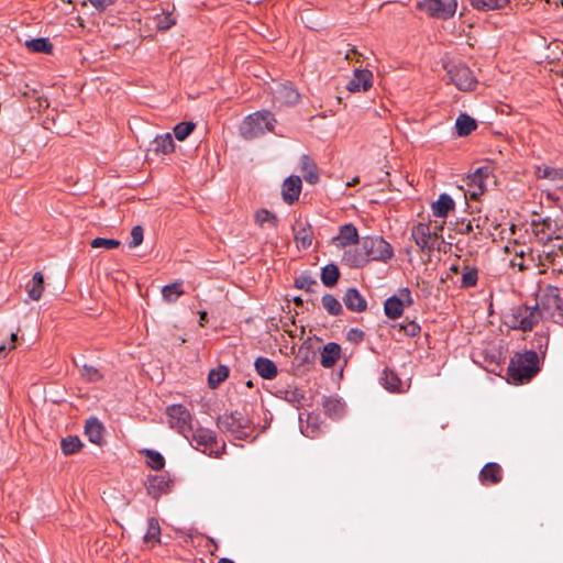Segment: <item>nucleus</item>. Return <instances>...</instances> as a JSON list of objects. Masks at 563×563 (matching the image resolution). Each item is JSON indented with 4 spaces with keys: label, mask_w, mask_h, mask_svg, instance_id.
I'll return each mask as SVG.
<instances>
[{
    "label": "nucleus",
    "mask_w": 563,
    "mask_h": 563,
    "mask_svg": "<svg viewBox=\"0 0 563 563\" xmlns=\"http://www.w3.org/2000/svg\"><path fill=\"white\" fill-rule=\"evenodd\" d=\"M358 245L346 253V260L353 267H363L371 261L386 262L394 255L393 247L382 236H364Z\"/></svg>",
    "instance_id": "1"
},
{
    "label": "nucleus",
    "mask_w": 563,
    "mask_h": 563,
    "mask_svg": "<svg viewBox=\"0 0 563 563\" xmlns=\"http://www.w3.org/2000/svg\"><path fill=\"white\" fill-rule=\"evenodd\" d=\"M549 311L545 296L533 307L517 306L510 309L505 323L514 330L530 331Z\"/></svg>",
    "instance_id": "2"
},
{
    "label": "nucleus",
    "mask_w": 563,
    "mask_h": 563,
    "mask_svg": "<svg viewBox=\"0 0 563 563\" xmlns=\"http://www.w3.org/2000/svg\"><path fill=\"white\" fill-rule=\"evenodd\" d=\"M538 362V353L533 350L516 354L507 369L509 378L516 384L528 383L539 372Z\"/></svg>",
    "instance_id": "3"
},
{
    "label": "nucleus",
    "mask_w": 563,
    "mask_h": 563,
    "mask_svg": "<svg viewBox=\"0 0 563 563\" xmlns=\"http://www.w3.org/2000/svg\"><path fill=\"white\" fill-rule=\"evenodd\" d=\"M275 115L269 110H261L249 114L240 125V133L245 140L256 139L274 130Z\"/></svg>",
    "instance_id": "4"
},
{
    "label": "nucleus",
    "mask_w": 563,
    "mask_h": 563,
    "mask_svg": "<svg viewBox=\"0 0 563 563\" xmlns=\"http://www.w3.org/2000/svg\"><path fill=\"white\" fill-rule=\"evenodd\" d=\"M250 419L238 410L223 413L217 419V427L222 432L232 434L235 439H246L250 435Z\"/></svg>",
    "instance_id": "5"
},
{
    "label": "nucleus",
    "mask_w": 563,
    "mask_h": 563,
    "mask_svg": "<svg viewBox=\"0 0 563 563\" xmlns=\"http://www.w3.org/2000/svg\"><path fill=\"white\" fill-rule=\"evenodd\" d=\"M188 441L192 448L200 450L202 453L211 457H219L225 452V443H223L220 449L213 448L217 443V435L214 431L208 428L192 427V432Z\"/></svg>",
    "instance_id": "6"
},
{
    "label": "nucleus",
    "mask_w": 563,
    "mask_h": 563,
    "mask_svg": "<svg viewBox=\"0 0 563 563\" xmlns=\"http://www.w3.org/2000/svg\"><path fill=\"white\" fill-rule=\"evenodd\" d=\"M444 68L450 77L451 82L462 91L473 90L477 84L471 68L463 62H451L444 64Z\"/></svg>",
    "instance_id": "7"
},
{
    "label": "nucleus",
    "mask_w": 563,
    "mask_h": 563,
    "mask_svg": "<svg viewBox=\"0 0 563 563\" xmlns=\"http://www.w3.org/2000/svg\"><path fill=\"white\" fill-rule=\"evenodd\" d=\"M440 230L441 227L431 231L428 223L419 222L411 228V238L421 252L431 253L433 250L440 249L438 233Z\"/></svg>",
    "instance_id": "8"
},
{
    "label": "nucleus",
    "mask_w": 563,
    "mask_h": 563,
    "mask_svg": "<svg viewBox=\"0 0 563 563\" xmlns=\"http://www.w3.org/2000/svg\"><path fill=\"white\" fill-rule=\"evenodd\" d=\"M167 418L169 427L176 430L187 440L190 439L192 432V417L189 410L181 405H173L167 409Z\"/></svg>",
    "instance_id": "9"
},
{
    "label": "nucleus",
    "mask_w": 563,
    "mask_h": 563,
    "mask_svg": "<svg viewBox=\"0 0 563 563\" xmlns=\"http://www.w3.org/2000/svg\"><path fill=\"white\" fill-rule=\"evenodd\" d=\"M418 7L432 18L448 20L455 14L457 4L456 0H422Z\"/></svg>",
    "instance_id": "10"
},
{
    "label": "nucleus",
    "mask_w": 563,
    "mask_h": 563,
    "mask_svg": "<svg viewBox=\"0 0 563 563\" xmlns=\"http://www.w3.org/2000/svg\"><path fill=\"white\" fill-rule=\"evenodd\" d=\"M412 303L411 292L409 288L405 287L399 290L398 296H391L386 299L384 311L389 319H397L402 314L404 308L410 307Z\"/></svg>",
    "instance_id": "11"
},
{
    "label": "nucleus",
    "mask_w": 563,
    "mask_h": 563,
    "mask_svg": "<svg viewBox=\"0 0 563 563\" xmlns=\"http://www.w3.org/2000/svg\"><path fill=\"white\" fill-rule=\"evenodd\" d=\"M545 299L549 306L548 317L563 328V299L560 297L558 288H551L545 295Z\"/></svg>",
    "instance_id": "12"
},
{
    "label": "nucleus",
    "mask_w": 563,
    "mask_h": 563,
    "mask_svg": "<svg viewBox=\"0 0 563 563\" xmlns=\"http://www.w3.org/2000/svg\"><path fill=\"white\" fill-rule=\"evenodd\" d=\"M274 101L280 106H292L299 101V92L291 84H278L273 91Z\"/></svg>",
    "instance_id": "13"
},
{
    "label": "nucleus",
    "mask_w": 563,
    "mask_h": 563,
    "mask_svg": "<svg viewBox=\"0 0 563 563\" xmlns=\"http://www.w3.org/2000/svg\"><path fill=\"white\" fill-rule=\"evenodd\" d=\"M145 486L147 489V494L153 498H158L162 495L169 492L172 486V481L168 476L161 474V475H153L148 476Z\"/></svg>",
    "instance_id": "14"
},
{
    "label": "nucleus",
    "mask_w": 563,
    "mask_h": 563,
    "mask_svg": "<svg viewBox=\"0 0 563 563\" xmlns=\"http://www.w3.org/2000/svg\"><path fill=\"white\" fill-rule=\"evenodd\" d=\"M373 74L368 69H355L353 77L346 85L351 92L366 91L372 87Z\"/></svg>",
    "instance_id": "15"
},
{
    "label": "nucleus",
    "mask_w": 563,
    "mask_h": 563,
    "mask_svg": "<svg viewBox=\"0 0 563 563\" xmlns=\"http://www.w3.org/2000/svg\"><path fill=\"white\" fill-rule=\"evenodd\" d=\"M301 192V179L299 176H289L284 180L282 187L283 200L287 205L296 202Z\"/></svg>",
    "instance_id": "16"
},
{
    "label": "nucleus",
    "mask_w": 563,
    "mask_h": 563,
    "mask_svg": "<svg viewBox=\"0 0 563 563\" xmlns=\"http://www.w3.org/2000/svg\"><path fill=\"white\" fill-rule=\"evenodd\" d=\"M342 301L345 307L353 312H363L367 309L366 299L354 287H351L345 291Z\"/></svg>",
    "instance_id": "17"
},
{
    "label": "nucleus",
    "mask_w": 563,
    "mask_h": 563,
    "mask_svg": "<svg viewBox=\"0 0 563 563\" xmlns=\"http://www.w3.org/2000/svg\"><path fill=\"white\" fill-rule=\"evenodd\" d=\"M336 246L345 247L358 243V232L354 224L346 223L340 227L339 234L334 238Z\"/></svg>",
    "instance_id": "18"
},
{
    "label": "nucleus",
    "mask_w": 563,
    "mask_h": 563,
    "mask_svg": "<svg viewBox=\"0 0 563 563\" xmlns=\"http://www.w3.org/2000/svg\"><path fill=\"white\" fill-rule=\"evenodd\" d=\"M341 354V346L335 342L327 343L320 353V363L323 367H332L339 360Z\"/></svg>",
    "instance_id": "19"
},
{
    "label": "nucleus",
    "mask_w": 563,
    "mask_h": 563,
    "mask_svg": "<svg viewBox=\"0 0 563 563\" xmlns=\"http://www.w3.org/2000/svg\"><path fill=\"white\" fill-rule=\"evenodd\" d=\"M454 206V200L449 194H441L439 199L431 205L432 214L437 218H446Z\"/></svg>",
    "instance_id": "20"
},
{
    "label": "nucleus",
    "mask_w": 563,
    "mask_h": 563,
    "mask_svg": "<svg viewBox=\"0 0 563 563\" xmlns=\"http://www.w3.org/2000/svg\"><path fill=\"white\" fill-rule=\"evenodd\" d=\"M303 413L299 415L300 431L307 438H316L320 432V417L314 413H308L306 423L302 420Z\"/></svg>",
    "instance_id": "21"
},
{
    "label": "nucleus",
    "mask_w": 563,
    "mask_h": 563,
    "mask_svg": "<svg viewBox=\"0 0 563 563\" xmlns=\"http://www.w3.org/2000/svg\"><path fill=\"white\" fill-rule=\"evenodd\" d=\"M295 241L298 249H308L312 243V231L309 223H298L294 229Z\"/></svg>",
    "instance_id": "22"
},
{
    "label": "nucleus",
    "mask_w": 563,
    "mask_h": 563,
    "mask_svg": "<svg viewBox=\"0 0 563 563\" xmlns=\"http://www.w3.org/2000/svg\"><path fill=\"white\" fill-rule=\"evenodd\" d=\"M479 479L483 484H497L501 481V468L497 463L489 462L479 472Z\"/></svg>",
    "instance_id": "23"
},
{
    "label": "nucleus",
    "mask_w": 563,
    "mask_h": 563,
    "mask_svg": "<svg viewBox=\"0 0 563 563\" xmlns=\"http://www.w3.org/2000/svg\"><path fill=\"white\" fill-rule=\"evenodd\" d=\"M254 366L257 374L264 379H273L277 376V367L275 363L267 357H257Z\"/></svg>",
    "instance_id": "24"
},
{
    "label": "nucleus",
    "mask_w": 563,
    "mask_h": 563,
    "mask_svg": "<svg viewBox=\"0 0 563 563\" xmlns=\"http://www.w3.org/2000/svg\"><path fill=\"white\" fill-rule=\"evenodd\" d=\"M152 150L157 155H166L174 151V140L170 133L157 135L152 142Z\"/></svg>",
    "instance_id": "25"
},
{
    "label": "nucleus",
    "mask_w": 563,
    "mask_h": 563,
    "mask_svg": "<svg viewBox=\"0 0 563 563\" xmlns=\"http://www.w3.org/2000/svg\"><path fill=\"white\" fill-rule=\"evenodd\" d=\"M85 434L91 443L100 444L103 438V426L97 418H90L85 426Z\"/></svg>",
    "instance_id": "26"
},
{
    "label": "nucleus",
    "mask_w": 563,
    "mask_h": 563,
    "mask_svg": "<svg viewBox=\"0 0 563 563\" xmlns=\"http://www.w3.org/2000/svg\"><path fill=\"white\" fill-rule=\"evenodd\" d=\"M477 128V122L474 118L466 113H461L455 121V132L459 136H466Z\"/></svg>",
    "instance_id": "27"
},
{
    "label": "nucleus",
    "mask_w": 563,
    "mask_h": 563,
    "mask_svg": "<svg viewBox=\"0 0 563 563\" xmlns=\"http://www.w3.org/2000/svg\"><path fill=\"white\" fill-rule=\"evenodd\" d=\"M323 410L328 417L335 420L344 415V404L336 397H328L323 400Z\"/></svg>",
    "instance_id": "28"
},
{
    "label": "nucleus",
    "mask_w": 563,
    "mask_h": 563,
    "mask_svg": "<svg viewBox=\"0 0 563 563\" xmlns=\"http://www.w3.org/2000/svg\"><path fill=\"white\" fill-rule=\"evenodd\" d=\"M24 45L34 53L49 54L53 49V45L47 37L26 40Z\"/></svg>",
    "instance_id": "29"
},
{
    "label": "nucleus",
    "mask_w": 563,
    "mask_h": 563,
    "mask_svg": "<svg viewBox=\"0 0 563 563\" xmlns=\"http://www.w3.org/2000/svg\"><path fill=\"white\" fill-rule=\"evenodd\" d=\"M44 290V276L41 272H36L27 286L29 297L33 300H38Z\"/></svg>",
    "instance_id": "30"
},
{
    "label": "nucleus",
    "mask_w": 563,
    "mask_h": 563,
    "mask_svg": "<svg viewBox=\"0 0 563 563\" xmlns=\"http://www.w3.org/2000/svg\"><path fill=\"white\" fill-rule=\"evenodd\" d=\"M340 277L339 267L335 264H327L321 269V282L327 287H332L338 283Z\"/></svg>",
    "instance_id": "31"
},
{
    "label": "nucleus",
    "mask_w": 563,
    "mask_h": 563,
    "mask_svg": "<svg viewBox=\"0 0 563 563\" xmlns=\"http://www.w3.org/2000/svg\"><path fill=\"white\" fill-rule=\"evenodd\" d=\"M229 376V367L227 365H219L212 368L208 375V384L210 388H217Z\"/></svg>",
    "instance_id": "32"
},
{
    "label": "nucleus",
    "mask_w": 563,
    "mask_h": 563,
    "mask_svg": "<svg viewBox=\"0 0 563 563\" xmlns=\"http://www.w3.org/2000/svg\"><path fill=\"white\" fill-rule=\"evenodd\" d=\"M145 543L156 544L161 541V527L155 518L147 520V530L143 537Z\"/></svg>",
    "instance_id": "33"
},
{
    "label": "nucleus",
    "mask_w": 563,
    "mask_h": 563,
    "mask_svg": "<svg viewBox=\"0 0 563 563\" xmlns=\"http://www.w3.org/2000/svg\"><path fill=\"white\" fill-rule=\"evenodd\" d=\"M509 0H470L471 5L479 11H493L504 8Z\"/></svg>",
    "instance_id": "34"
},
{
    "label": "nucleus",
    "mask_w": 563,
    "mask_h": 563,
    "mask_svg": "<svg viewBox=\"0 0 563 563\" xmlns=\"http://www.w3.org/2000/svg\"><path fill=\"white\" fill-rule=\"evenodd\" d=\"M301 168L307 183L313 185L319 180L317 168L307 155H302L301 157Z\"/></svg>",
    "instance_id": "35"
},
{
    "label": "nucleus",
    "mask_w": 563,
    "mask_h": 563,
    "mask_svg": "<svg viewBox=\"0 0 563 563\" xmlns=\"http://www.w3.org/2000/svg\"><path fill=\"white\" fill-rule=\"evenodd\" d=\"M321 302L327 312L331 316H340L343 312L342 303L331 294H325Z\"/></svg>",
    "instance_id": "36"
},
{
    "label": "nucleus",
    "mask_w": 563,
    "mask_h": 563,
    "mask_svg": "<svg viewBox=\"0 0 563 563\" xmlns=\"http://www.w3.org/2000/svg\"><path fill=\"white\" fill-rule=\"evenodd\" d=\"M468 185L471 187L468 192L473 199H476L477 197L484 194V191L486 190V179H484L482 176L473 174L468 177Z\"/></svg>",
    "instance_id": "37"
},
{
    "label": "nucleus",
    "mask_w": 563,
    "mask_h": 563,
    "mask_svg": "<svg viewBox=\"0 0 563 563\" xmlns=\"http://www.w3.org/2000/svg\"><path fill=\"white\" fill-rule=\"evenodd\" d=\"M142 453L146 456V463L151 468L158 471L164 467L165 460L159 452L150 449H144Z\"/></svg>",
    "instance_id": "38"
},
{
    "label": "nucleus",
    "mask_w": 563,
    "mask_h": 563,
    "mask_svg": "<svg viewBox=\"0 0 563 563\" xmlns=\"http://www.w3.org/2000/svg\"><path fill=\"white\" fill-rule=\"evenodd\" d=\"M183 294L184 290L181 288V283H173L169 285H165L162 289V295L164 299L168 302L176 301Z\"/></svg>",
    "instance_id": "39"
},
{
    "label": "nucleus",
    "mask_w": 563,
    "mask_h": 563,
    "mask_svg": "<svg viewBox=\"0 0 563 563\" xmlns=\"http://www.w3.org/2000/svg\"><path fill=\"white\" fill-rule=\"evenodd\" d=\"M255 222L260 227L268 223L271 227L276 228L278 223L277 217L266 209H261L255 213Z\"/></svg>",
    "instance_id": "40"
},
{
    "label": "nucleus",
    "mask_w": 563,
    "mask_h": 563,
    "mask_svg": "<svg viewBox=\"0 0 563 563\" xmlns=\"http://www.w3.org/2000/svg\"><path fill=\"white\" fill-rule=\"evenodd\" d=\"M382 380H383L384 387L389 391L399 390V387L401 385V382L398 378V376L394 372L388 371V369H385L383 372Z\"/></svg>",
    "instance_id": "41"
},
{
    "label": "nucleus",
    "mask_w": 563,
    "mask_h": 563,
    "mask_svg": "<svg viewBox=\"0 0 563 563\" xmlns=\"http://www.w3.org/2000/svg\"><path fill=\"white\" fill-rule=\"evenodd\" d=\"M82 443L78 437H68L62 440L60 448L65 455H70L79 451Z\"/></svg>",
    "instance_id": "42"
},
{
    "label": "nucleus",
    "mask_w": 563,
    "mask_h": 563,
    "mask_svg": "<svg viewBox=\"0 0 563 563\" xmlns=\"http://www.w3.org/2000/svg\"><path fill=\"white\" fill-rule=\"evenodd\" d=\"M317 285V280L308 273H302L295 280V286L306 291H313V287Z\"/></svg>",
    "instance_id": "43"
},
{
    "label": "nucleus",
    "mask_w": 563,
    "mask_h": 563,
    "mask_svg": "<svg viewBox=\"0 0 563 563\" xmlns=\"http://www.w3.org/2000/svg\"><path fill=\"white\" fill-rule=\"evenodd\" d=\"M537 175L542 179L560 180L563 177V172L562 169L544 166L538 167Z\"/></svg>",
    "instance_id": "44"
},
{
    "label": "nucleus",
    "mask_w": 563,
    "mask_h": 563,
    "mask_svg": "<svg viewBox=\"0 0 563 563\" xmlns=\"http://www.w3.org/2000/svg\"><path fill=\"white\" fill-rule=\"evenodd\" d=\"M478 272L475 267H467L462 274L461 286L464 288L474 287L477 284Z\"/></svg>",
    "instance_id": "45"
},
{
    "label": "nucleus",
    "mask_w": 563,
    "mask_h": 563,
    "mask_svg": "<svg viewBox=\"0 0 563 563\" xmlns=\"http://www.w3.org/2000/svg\"><path fill=\"white\" fill-rule=\"evenodd\" d=\"M195 129L194 122H180L174 126L175 137L184 141Z\"/></svg>",
    "instance_id": "46"
},
{
    "label": "nucleus",
    "mask_w": 563,
    "mask_h": 563,
    "mask_svg": "<svg viewBox=\"0 0 563 563\" xmlns=\"http://www.w3.org/2000/svg\"><path fill=\"white\" fill-rule=\"evenodd\" d=\"M549 341L550 338L548 333H537L533 340L536 352L544 355L548 350Z\"/></svg>",
    "instance_id": "47"
},
{
    "label": "nucleus",
    "mask_w": 563,
    "mask_h": 563,
    "mask_svg": "<svg viewBox=\"0 0 563 563\" xmlns=\"http://www.w3.org/2000/svg\"><path fill=\"white\" fill-rule=\"evenodd\" d=\"M119 245H120L119 240L106 239V238H96L91 242V246L95 249L102 247V249H107V250H112V249L118 247Z\"/></svg>",
    "instance_id": "48"
},
{
    "label": "nucleus",
    "mask_w": 563,
    "mask_h": 563,
    "mask_svg": "<svg viewBox=\"0 0 563 563\" xmlns=\"http://www.w3.org/2000/svg\"><path fill=\"white\" fill-rule=\"evenodd\" d=\"M144 238V230L141 225H135L131 230V241L129 243L130 249L137 247L142 244Z\"/></svg>",
    "instance_id": "49"
},
{
    "label": "nucleus",
    "mask_w": 563,
    "mask_h": 563,
    "mask_svg": "<svg viewBox=\"0 0 563 563\" xmlns=\"http://www.w3.org/2000/svg\"><path fill=\"white\" fill-rule=\"evenodd\" d=\"M82 376L89 382H98L99 379L102 378V375L96 367L87 364L82 365Z\"/></svg>",
    "instance_id": "50"
},
{
    "label": "nucleus",
    "mask_w": 563,
    "mask_h": 563,
    "mask_svg": "<svg viewBox=\"0 0 563 563\" xmlns=\"http://www.w3.org/2000/svg\"><path fill=\"white\" fill-rule=\"evenodd\" d=\"M175 24L176 20L169 13L162 14L157 18V27L159 30H168Z\"/></svg>",
    "instance_id": "51"
},
{
    "label": "nucleus",
    "mask_w": 563,
    "mask_h": 563,
    "mask_svg": "<svg viewBox=\"0 0 563 563\" xmlns=\"http://www.w3.org/2000/svg\"><path fill=\"white\" fill-rule=\"evenodd\" d=\"M364 332L357 328H351L346 333V339L352 343H360L364 340Z\"/></svg>",
    "instance_id": "52"
},
{
    "label": "nucleus",
    "mask_w": 563,
    "mask_h": 563,
    "mask_svg": "<svg viewBox=\"0 0 563 563\" xmlns=\"http://www.w3.org/2000/svg\"><path fill=\"white\" fill-rule=\"evenodd\" d=\"M402 329L409 336H416L420 332V325L415 321L406 323Z\"/></svg>",
    "instance_id": "53"
},
{
    "label": "nucleus",
    "mask_w": 563,
    "mask_h": 563,
    "mask_svg": "<svg viewBox=\"0 0 563 563\" xmlns=\"http://www.w3.org/2000/svg\"><path fill=\"white\" fill-rule=\"evenodd\" d=\"M302 395H300L297 390L286 391V399L292 405H299Z\"/></svg>",
    "instance_id": "54"
},
{
    "label": "nucleus",
    "mask_w": 563,
    "mask_h": 563,
    "mask_svg": "<svg viewBox=\"0 0 563 563\" xmlns=\"http://www.w3.org/2000/svg\"><path fill=\"white\" fill-rule=\"evenodd\" d=\"M91 4L98 10H104L107 7L114 3L115 0H89Z\"/></svg>",
    "instance_id": "55"
},
{
    "label": "nucleus",
    "mask_w": 563,
    "mask_h": 563,
    "mask_svg": "<svg viewBox=\"0 0 563 563\" xmlns=\"http://www.w3.org/2000/svg\"><path fill=\"white\" fill-rule=\"evenodd\" d=\"M474 230V225L471 221H468L466 224H463L462 228L459 229V232L461 234H470Z\"/></svg>",
    "instance_id": "56"
},
{
    "label": "nucleus",
    "mask_w": 563,
    "mask_h": 563,
    "mask_svg": "<svg viewBox=\"0 0 563 563\" xmlns=\"http://www.w3.org/2000/svg\"><path fill=\"white\" fill-rule=\"evenodd\" d=\"M474 174L482 176L484 179H486V178H488V176L490 174V168L489 167H479L475 170Z\"/></svg>",
    "instance_id": "57"
},
{
    "label": "nucleus",
    "mask_w": 563,
    "mask_h": 563,
    "mask_svg": "<svg viewBox=\"0 0 563 563\" xmlns=\"http://www.w3.org/2000/svg\"><path fill=\"white\" fill-rule=\"evenodd\" d=\"M16 338H18V335L15 333H12L11 334V343H10V345L9 346L0 345V351H4L5 349H9V350L13 349L14 347V342L16 341Z\"/></svg>",
    "instance_id": "58"
},
{
    "label": "nucleus",
    "mask_w": 563,
    "mask_h": 563,
    "mask_svg": "<svg viewBox=\"0 0 563 563\" xmlns=\"http://www.w3.org/2000/svg\"><path fill=\"white\" fill-rule=\"evenodd\" d=\"M219 563H234V562L229 558H222L219 560Z\"/></svg>",
    "instance_id": "59"
},
{
    "label": "nucleus",
    "mask_w": 563,
    "mask_h": 563,
    "mask_svg": "<svg viewBox=\"0 0 563 563\" xmlns=\"http://www.w3.org/2000/svg\"><path fill=\"white\" fill-rule=\"evenodd\" d=\"M206 317H207V312H205V311H203V312H201V314H200V319H201V320H206Z\"/></svg>",
    "instance_id": "60"
},
{
    "label": "nucleus",
    "mask_w": 563,
    "mask_h": 563,
    "mask_svg": "<svg viewBox=\"0 0 563 563\" xmlns=\"http://www.w3.org/2000/svg\"><path fill=\"white\" fill-rule=\"evenodd\" d=\"M475 227H476V229L481 232V225H479V223H476V225H475Z\"/></svg>",
    "instance_id": "61"
},
{
    "label": "nucleus",
    "mask_w": 563,
    "mask_h": 563,
    "mask_svg": "<svg viewBox=\"0 0 563 563\" xmlns=\"http://www.w3.org/2000/svg\"><path fill=\"white\" fill-rule=\"evenodd\" d=\"M296 302H302L300 298L295 299Z\"/></svg>",
    "instance_id": "62"
},
{
    "label": "nucleus",
    "mask_w": 563,
    "mask_h": 563,
    "mask_svg": "<svg viewBox=\"0 0 563 563\" xmlns=\"http://www.w3.org/2000/svg\"><path fill=\"white\" fill-rule=\"evenodd\" d=\"M456 267H457L456 265H453L452 269L456 272L457 271Z\"/></svg>",
    "instance_id": "63"
},
{
    "label": "nucleus",
    "mask_w": 563,
    "mask_h": 563,
    "mask_svg": "<svg viewBox=\"0 0 563 563\" xmlns=\"http://www.w3.org/2000/svg\"><path fill=\"white\" fill-rule=\"evenodd\" d=\"M562 4H563V0H562Z\"/></svg>",
    "instance_id": "64"
}]
</instances>
